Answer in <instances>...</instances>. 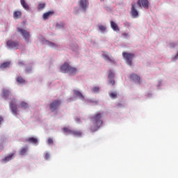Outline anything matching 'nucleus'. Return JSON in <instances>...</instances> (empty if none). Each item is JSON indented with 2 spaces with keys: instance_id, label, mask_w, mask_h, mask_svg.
<instances>
[{
  "instance_id": "nucleus-29",
  "label": "nucleus",
  "mask_w": 178,
  "mask_h": 178,
  "mask_svg": "<svg viewBox=\"0 0 178 178\" xmlns=\"http://www.w3.org/2000/svg\"><path fill=\"white\" fill-rule=\"evenodd\" d=\"M20 107L23 108H28V104L24 102H22L20 103Z\"/></svg>"
},
{
  "instance_id": "nucleus-44",
  "label": "nucleus",
  "mask_w": 178,
  "mask_h": 178,
  "mask_svg": "<svg viewBox=\"0 0 178 178\" xmlns=\"http://www.w3.org/2000/svg\"><path fill=\"white\" fill-rule=\"evenodd\" d=\"M77 121L79 122L80 121V118H77Z\"/></svg>"
},
{
  "instance_id": "nucleus-24",
  "label": "nucleus",
  "mask_w": 178,
  "mask_h": 178,
  "mask_svg": "<svg viewBox=\"0 0 178 178\" xmlns=\"http://www.w3.org/2000/svg\"><path fill=\"white\" fill-rule=\"evenodd\" d=\"M28 152V147H25L20 150V155L24 156Z\"/></svg>"
},
{
  "instance_id": "nucleus-27",
  "label": "nucleus",
  "mask_w": 178,
  "mask_h": 178,
  "mask_svg": "<svg viewBox=\"0 0 178 178\" xmlns=\"http://www.w3.org/2000/svg\"><path fill=\"white\" fill-rule=\"evenodd\" d=\"M44 7H45V4L44 3H40L38 6V10H43L44 9Z\"/></svg>"
},
{
  "instance_id": "nucleus-1",
  "label": "nucleus",
  "mask_w": 178,
  "mask_h": 178,
  "mask_svg": "<svg viewBox=\"0 0 178 178\" xmlns=\"http://www.w3.org/2000/svg\"><path fill=\"white\" fill-rule=\"evenodd\" d=\"M102 115L103 113H97L94 115L90 118V120L92 122V125L91 126L90 130L92 132L97 131L102 125Z\"/></svg>"
},
{
  "instance_id": "nucleus-20",
  "label": "nucleus",
  "mask_w": 178,
  "mask_h": 178,
  "mask_svg": "<svg viewBox=\"0 0 178 178\" xmlns=\"http://www.w3.org/2000/svg\"><path fill=\"white\" fill-rule=\"evenodd\" d=\"M111 28L113 29V31H120L118 24L115 23L114 22H111Z\"/></svg>"
},
{
  "instance_id": "nucleus-34",
  "label": "nucleus",
  "mask_w": 178,
  "mask_h": 178,
  "mask_svg": "<svg viewBox=\"0 0 178 178\" xmlns=\"http://www.w3.org/2000/svg\"><path fill=\"white\" fill-rule=\"evenodd\" d=\"M9 94H10V91H9V90H6L3 91V95H4V97L8 96Z\"/></svg>"
},
{
  "instance_id": "nucleus-38",
  "label": "nucleus",
  "mask_w": 178,
  "mask_h": 178,
  "mask_svg": "<svg viewBox=\"0 0 178 178\" xmlns=\"http://www.w3.org/2000/svg\"><path fill=\"white\" fill-rule=\"evenodd\" d=\"M31 70H32V68L31 67H29V68H26V72L27 73H29L30 72H31Z\"/></svg>"
},
{
  "instance_id": "nucleus-21",
  "label": "nucleus",
  "mask_w": 178,
  "mask_h": 178,
  "mask_svg": "<svg viewBox=\"0 0 178 178\" xmlns=\"http://www.w3.org/2000/svg\"><path fill=\"white\" fill-rule=\"evenodd\" d=\"M14 156V154H10L8 156H6L5 159H3V161L5 163L9 162L11 159L12 157Z\"/></svg>"
},
{
  "instance_id": "nucleus-6",
  "label": "nucleus",
  "mask_w": 178,
  "mask_h": 178,
  "mask_svg": "<svg viewBox=\"0 0 178 178\" xmlns=\"http://www.w3.org/2000/svg\"><path fill=\"white\" fill-rule=\"evenodd\" d=\"M131 14L134 19H137L139 17V13L136 8V3L134 2L131 4Z\"/></svg>"
},
{
  "instance_id": "nucleus-9",
  "label": "nucleus",
  "mask_w": 178,
  "mask_h": 178,
  "mask_svg": "<svg viewBox=\"0 0 178 178\" xmlns=\"http://www.w3.org/2000/svg\"><path fill=\"white\" fill-rule=\"evenodd\" d=\"M6 44L9 48L14 49H18L19 47V42L18 41L8 40Z\"/></svg>"
},
{
  "instance_id": "nucleus-18",
  "label": "nucleus",
  "mask_w": 178,
  "mask_h": 178,
  "mask_svg": "<svg viewBox=\"0 0 178 178\" xmlns=\"http://www.w3.org/2000/svg\"><path fill=\"white\" fill-rule=\"evenodd\" d=\"M22 12L17 10L13 13V17L15 19H19L22 17Z\"/></svg>"
},
{
  "instance_id": "nucleus-39",
  "label": "nucleus",
  "mask_w": 178,
  "mask_h": 178,
  "mask_svg": "<svg viewBox=\"0 0 178 178\" xmlns=\"http://www.w3.org/2000/svg\"><path fill=\"white\" fill-rule=\"evenodd\" d=\"M3 121V118L2 116H0V125L1 124V122Z\"/></svg>"
},
{
  "instance_id": "nucleus-19",
  "label": "nucleus",
  "mask_w": 178,
  "mask_h": 178,
  "mask_svg": "<svg viewBox=\"0 0 178 178\" xmlns=\"http://www.w3.org/2000/svg\"><path fill=\"white\" fill-rule=\"evenodd\" d=\"M71 135H72L75 137H81L82 132L80 131L72 130V132Z\"/></svg>"
},
{
  "instance_id": "nucleus-16",
  "label": "nucleus",
  "mask_w": 178,
  "mask_h": 178,
  "mask_svg": "<svg viewBox=\"0 0 178 178\" xmlns=\"http://www.w3.org/2000/svg\"><path fill=\"white\" fill-rule=\"evenodd\" d=\"M20 3H21V6H23L25 10H29L30 6L27 3H26L24 0H20Z\"/></svg>"
},
{
  "instance_id": "nucleus-15",
  "label": "nucleus",
  "mask_w": 178,
  "mask_h": 178,
  "mask_svg": "<svg viewBox=\"0 0 178 178\" xmlns=\"http://www.w3.org/2000/svg\"><path fill=\"white\" fill-rule=\"evenodd\" d=\"M74 93L77 97H79V99L82 101L84 99V96L82 95V93L79 90H74Z\"/></svg>"
},
{
  "instance_id": "nucleus-22",
  "label": "nucleus",
  "mask_w": 178,
  "mask_h": 178,
  "mask_svg": "<svg viewBox=\"0 0 178 178\" xmlns=\"http://www.w3.org/2000/svg\"><path fill=\"white\" fill-rule=\"evenodd\" d=\"M63 131H64L65 134H68V135H72V131H73V130L70 129L68 128V127H64V128L63 129Z\"/></svg>"
},
{
  "instance_id": "nucleus-26",
  "label": "nucleus",
  "mask_w": 178,
  "mask_h": 178,
  "mask_svg": "<svg viewBox=\"0 0 178 178\" xmlns=\"http://www.w3.org/2000/svg\"><path fill=\"white\" fill-rule=\"evenodd\" d=\"M10 65V62H5L0 65V68H6Z\"/></svg>"
},
{
  "instance_id": "nucleus-23",
  "label": "nucleus",
  "mask_w": 178,
  "mask_h": 178,
  "mask_svg": "<svg viewBox=\"0 0 178 178\" xmlns=\"http://www.w3.org/2000/svg\"><path fill=\"white\" fill-rule=\"evenodd\" d=\"M17 82L18 84H24V83H25V80L24 78L19 76L17 78Z\"/></svg>"
},
{
  "instance_id": "nucleus-10",
  "label": "nucleus",
  "mask_w": 178,
  "mask_h": 178,
  "mask_svg": "<svg viewBox=\"0 0 178 178\" xmlns=\"http://www.w3.org/2000/svg\"><path fill=\"white\" fill-rule=\"evenodd\" d=\"M130 79L134 82L136 83V84H140L141 81H140V77L136 74H131L130 75Z\"/></svg>"
},
{
  "instance_id": "nucleus-30",
  "label": "nucleus",
  "mask_w": 178,
  "mask_h": 178,
  "mask_svg": "<svg viewBox=\"0 0 178 178\" xmlns=\"http://www.w3.org/2000/svg\"><path fill=\"white\" fill-rule=\"evenodd\" d=\"M65 26V24L64 23H61V24H56V28L60 29H63Z\"/></svg>"
},
{
  "instance_id": "nucleus-17",
  "label": "nucleus",
  "mask_w": 178,
  "mask_h": 178,
  "mask_svg": "<svg viewBox=\"0 0 178 178\" xmlns=\"http://www.w3.org/2000/svg\"><path fill=\"white\" fill-rule=\"evenodd\" d=\"M27 141L29 143H32L33 145H38V138H33V137L29 138V139H27Z\"/></svg>"
},
{
  "instance_id": "nucleus-42",
  "label": "nucleus",
  "mask_w": 178,
  "mask_h": 178,
  "mask_svg": "<svg viewBox=\"0 0 178 178\" xmlns=\"http://www.w3.org/2000/svg\"><path fill=\"white\" fill-rule=\"evenodd\" d=\"M19 65H21L23 66V65H24V64L23 63V62H19Z\"/></svg>"
},
{
  "instance_id": "nucleus-13",
  "label": "nucleus",
  "mask_w": 178,
  "mask_h": 178,
  "mask_svg": "<svg viewBox=\"0 0 178 178\" xmlns=\"http://www.w3.org/2000/svg\"><path fill=\"white\" fill-rule=\"evenodd\" d=\"M77 71H78L77 68L72 67V66H70V67H69V70L66 73L68 74L69 75H74L77 73Z\"/></svg>"
},
{
  "instance_id": "nucleus-40",
  "label": "nucleus",
  "mask_w": 178,
  "mask_h": 178,
  "mask_svg": "<svg viewBox=\"0 0 178 178\" xmlns=\"http://www.w3.org/2000/svg\"><path fill=\"white\" fill-rule=\"evenodd\" d=\"M122 35H123L124 37H127V36H128V33H122Z\"/></svg>"
},
{
  "instance_id": "nucleus-7",
  "label": "nucleus",
  "mask_w": 178,
  "mask_h": 178,
  "mask_svg": "<svg viewBox=\"0 0 178 178\" xmlns=\"http://www.w3.org/2000/svg\"><path fill=\"white\" fill-rule=\"evenodd\" d=\"M89 4V0H79V8H81L84 12L88 9Z\"/></svg>"
},
{
  "instance_id": "nucleus-31",
  "label": "nucleus",
  "mask_w": 178,
  "mask_h": 178,
  "mask_svg": "<svg viewBox=\"0 0 178 178\" xmlns=\"http://www.w3.org/2000/svg\"><path fill=\"white\" fill-rule=\"evenodd\" d=\"M92 92L97 93L99 92V87H94L92 90Z\"/></svg>"
},
{
  "instance_id": "nucleus-37",
  "label": "nucleus",
  "mask_w": 178,
  "mask_h": 178,
  "mask_svg": "<svg viewBox=\"0 0 178 178\" xmlns=\"http://www.w3.org/2000/svg\"><path fill=\"white\" fill-rule=\"evenodd\" d=\"M110 84H111L112 86H113L115 84V81L113 79H110L109 81Z\"/></svg>"
},
{
  "instance_id": "nucleus-33",
  "label": "nucleus",
  "mask_w": 178,
  "mask_h": 178,
  "mask_svg": "<svg viewBox=\"0 0 178 178\" xmlns=\"http://www.w3.org/2000/svg\"><path fill=\"white\" fill-rule=\"evenodd\" d=\"M47 143H48L49 145H54L53 139L51 138H48Z\"/></svg>"
},
{
  "instance_id": "nucleus-8",
  "label": "nucleus",
  "mask_w": 178,
  "mask_h": 178,
  "mask_svg": "<svg viewBox=\"0 0 178 178\" xmlns=\"http://www.w3.org/2000/svg\"><path fill=\"white\" fill-rule=\"evenodd\" d=\"M137 5L140 8L149 9V2L148 0H137Z\"/></svg>"
},
{
  "instance_id": "nucleus-28",
  "label": "nucleus",
  "mask_w": 178,
  "mask_h": 178,
  "mask_svg": "<svg viewBox=\"0 0 178 178\" xmlns=\"http://www.w3.org/2000/svg\"><path fill=\"white\" fill-rule=\"evenodd\" d=\"M110 97L115 99H117L118 98V94L116 92H111V95H110Z\"/></svg>"
},
{
  "instance_id": "nucleus-45",
  "label": "nucleus",
  "mask_w": 178,
  "mask_h": 178,
  "mask_svg": "<svg viewBox=\"0 0 178 178\" xmlns=\"http://www.w3.org/2000/svg\"><path fill=\"white\" fill-rule=\"evenodd\" d=\"M118 106H122V104H118Z\"/></svg>"
},
{
  "instance_id": "nucleus-32",
  "label": "nucleus",
  "mask_w": 178,
  "mask_h": 178,
  "mask_svg": "<svg viewBox=\"0 0 178 178\" xmlns=\"http://www.w3.org/2000/svg\"><path fill=\"white\" fill-rule=\"evenodd\" d=\"M99 29H100V31H102V32H104V31L106 30V28L104 26L101 25V26H99Z\"/></svg>"
},
{
  "instance_id": "nucleus-35",
  "label": "nucleus",
  "mask_w": 178,
  "mask_h": 178,
  "mask_svg": "<svg viewBox=\"0 0 178 178\" xmlns=\"http://www.w3.org/2000/svg\"><path fill=\"white\" fill-rule=\"evenodd\" d=\"M49 157H50L49 153L47 152V153L45 154V156H44V159H45V160H49Z\"/></svg>"
},
{
  "instance_id": "nucleus-12",
  "label": "nucleus",
  "mask_w": 178,
  "mask_h": 178,
  "mask_svg": "<svg viewBox=\"0 0 178 178\" xmlns=\"http://www.w3.org/2000/svg\"><path fill=\"white\" fill-rule=\"evenodd\" d=\"M103 58L106 60H108V62H110L111 63L115 65V61L113 59V57H109L108 55L107 54H102Z\"/></svg>"
},
{
  "instance_id": "nucleus-4",
  "label": "nucleus",
  "mask_w": 178,
  "mask_h": 178,
  "mask_svg": "<svg viewBox=\"0 0 178 178\" xmlns=\"http://www.w3.org/2000/svg\"><path fill=\"white\" fill-rule=\"evenodd\" d=\"M17 31L20 33V35H22V37L24 38L25 41L26 42H29L30 40V32L22 29V28H17Z\"/></svg>"
},
{
  "instance_id": "nucleus-5",
  "label": "nucleus",
  "mask_w": 178,
  "mask_h": 178,
  "mask_svg": "<svg viewBox=\"0 0 178 178\" xmlns=\"http://www.w3.org/2000/svg\"><path fill=\"white\" fill-rule=\"evenodd\" d=\"M10 108L11 111H13V113L15 116H17L18 115V106L16 105L15 99H13L10 100Z\"/></svg>"
},
{
  "instance_id": "nucleus-2",
  "label": "nucleus",
  "mask_w": 178,
  "mask_h": 178,
  "mask_svg": "<svg viewBox=\"0 0 178 178\" xmlns=\"http://www.w3.org/2000/svg\"><path fill=\"white\" fill-rule=\"evenodd\" d=\"M62 104V101L60 99H56L53 101L51 103L49 104V109L51 111V112H54L56 110H58L60 107V106Z\"/></svg>"
},
{
  "instance_id": "nucleus-43",
  "label": "nucleus",
  "mask_w": 178,
  "mask_h": 178,
  "mask_svg": "<svg viewBox=\"0 0 178 178\" xmlns=\"http://www.w3.org/2000/svg\"><path fill=\"white\" fill-rule=\"evenodd\" d=\"M170 47H175V45L173 44V43H170Z\"/></svg>"
},
{
  "instance_id": "nucleus-25",
  "label": "nucleus",
  "mask_w": 178,
  "mask_h": 178,
  "mask_svg": "<svg viewBox=\"0 0 178 178\" xmlns=\"http://www.w3.org/2000/svg\"><path fill=\"white\" fill-rule=\"evenodd\" d=\"M114 76H115V74L112 72V70H108V79H113Z\"/></svg>"
},
{
  "instance_id": "nucleus-36",
  "label": "nucleus",
  "mask_w": 178,
  "mask_h": 178,
  "mask_svg": "<svg viewBox=\"0 0 178 178\" xmlns=\"http://www.w3.org/2000/svg\"><path fill=\"white\" fill-rule=\"evenodd\" d=\"M49 47H56V44H55L52 42H49Z\"/></svg>"
},
{
  "instance_id": "nucleus-41",
  "label": "nucleus",
  "mask_w": 178,
  "mask_h": 178,
  "mask_svg": "<svg viewBox=\"0 0 178 178\" xmlns=\"http://www.w3.org/2000/svg\"><path fill=\"white\" fill-rule=\"evenodd\" d=\"M175 59L177 60L178 59V53L177 54V55L175 56Z\"/></svg>"
},
{
  "instance_id": "nucleus-11",
  "label": "nucleus",
  "mask_w": 178,
  "mask_h": 178,
  "mask_svg": "<svg viewBox=\"0 0 178 178\" xmlns=\"http://www.w3.org/2000/svg\"><path fill=\"white\" fill-rule=\"evenodd\" d=\"M70 67H71V66L70 65L69 63H65L61 66V71H62V72L64 73V74H66V73L68 72V70H69V69H70Z\"/></svg>"
},
{
  "instance_id": "nucleus-3",
  "label": "nucleus",
  "mask_w": 178,
  "mask_h": 178,
  "mask_svg": "<svg viewBox=\"0 0 178 178\" xmlns=\"http://www.w3.org/2000/svg\"><path fill=\"white\" fill-rule=\"evenodd\" d=\"M122 56L124 59L126 60L127 64L131 66L132 59L134 58L135 55L134 54L123 52Z\"/></svg>"
},
{
  "instance_id": "nucleus-14",
  "label": "nucleus",
  "mask_w": 178,
  "mask_h": 178,
  "mask_svg": "<svg viewBox=\"0 0 178 178\" xmlns=\"http://www.w3.org/2000/svg\"><path fill=\"white\" fill-rule=\"evenodd\" d=\"M54 14V12L53 10L45 13L43 15V19L44 20L49 19L51 16H53Z\"/></svg>"
}]
</instances>
